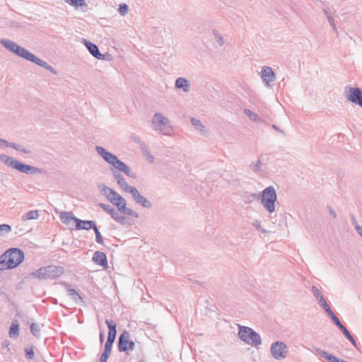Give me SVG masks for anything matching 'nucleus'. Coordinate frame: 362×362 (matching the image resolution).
<instances>
[{
  "mask_svg": "<svg viewBox=\"0 0 362 362\" xmlns=\"http://www.w3.org/2000/svg\"><path fill=\"white\" fill-rule=\"evenodd\" d=\"M116 194H118L116 191L114 189L111 190L110 193H108V195L107 196V199L112 204H115V201L116 199Z\"/></svg>",
  "mask_w": 362,
  "mask_h": 362,
  "instance_id": "nucleus-43",
  "label": "nucleus"
},
{
  "mask_svg": "<svg viewBox=\"0 0 362 362\" xmlns=\"http://www.w3.org/2000/svg\"><path fill=\"white\" fill-rule=\"evenodd\" d=\"M341 332L343 333L344 336L351 343V344L356 349H359L358 347V344L356 343V339L354 338V337L351 334L349 331L347 329V328L344 325L339 329Z\"/></svg>",
  "mask_w": 362,
  "mask_h": 362,
  "instance_id": "nucleus-25",
  "label": "nucleus"
},
{
  "mask_svg": "<svg viewBox=\"0 0 362 362\" xmlns=\"http://www.w3.org/2000/svg\"><path fill=\"white\" fill-rule=\"evenodd\" d=\"M151 122L153 129L159 131L163 135H170L173 130L170 120L162 113H155L152 117Z\"/></svg>",
  "mask_w": 362,
  "mask_h": 362,
  "instance_id": "nucleus-6",
  "label": "nucleus"
},
{
  "mask_svg": "<svg viewBox=\"0 0 362 362\" xmlns=\"http://www.w3.org/2000/svg\"><path fill=\"white\" fill-rule=\"evenodd\" d=\"M344 95L348 100L362 107V90L360 88L346 86Z\"/></svg>",
  "mask_w": 362,
  "mask_h": 362,
  "instance_id": "nucleus-9",
  "label": "nucleus"
},
{
  "mask_svg": "<svg viewBox=\"0 0 362 362\" xmlns=\"http://www.w3.org/2000/svg\"><path fill=\"white\" fill-rule=\"evenodd\" d=\"M19 335V325L17 321H13L9 329V336L11 338L16 339Z\"/></svg>",
  "mask_w": 362,
  "mask_h": 362,
  "instance_id": "nucleus-28",
  "label": "nucleus"
},
{
  "mask_svg": "<svg viewBox=\"0 0 362 362\" xmlns=\"http://www.w3.org/2000/svg\"><path fill=\"white\" fill-rule=\"evenodd\" d=\"M332 322H334V324L339 328L340 329L342 326H344V325L341 322V321L339 320V319L338 318V317L337 315H335L334 317L332 318Z\"/></svg>",
  "mask_w": 362,
  "mask_h": 362,
  "instance_id": "nucleus-47",
  "label": "nucleus"
},
{
  "mask_svg": "<svg viewBox=\"0 0 362 362\" xmlns=\"http://www.w3.org/2000/svg\"><path fill=\"white\" fill-rule=\"evenodd\" d=\"M0 160L1 162L4 163L5 165H6L8 167L13 168L15 165V161H16V159L7 156L6 154H1L0 155Z\"/></svg>",
  "mask_w": 362,
  "mask_h": 362,
  "instance_id": "nucleus-29",
  "label": "nucleus"
},
{
  "mask_svg": "<svg viewBox=\"0 0 362 362\" xmlns=\"http://www.w3.org/2000/svg\"><path fill=\"white\" fill-rule=\"evenodd\" d=\"M92 261L95 264L103 267L104 269H106L107 267L108 262L107 256L105 253H104L103 252L95 251L93 253Z\"/></svg>",
  "mask_w": 362,
  "mask_h": 362,
  "instance_id": "nucleus-17",
  "label": "nucleus"
},
{
  "mask_svg": "<svg viewBox=\"0 0 362 362\" xmlns=\"http://www.w3.org/2000/svg\"><path fill=\"white\" fill-rule=\"evenodd\" d=\"M96 152L109 164L112 165L115 170L124 173L126 175L132 178H136V175L130 168L124 162L120 160L115 155L107 151L102 146L95 147Z\"/></svg>",
  "mask_w": 362,
  "mask_h": 362,
  "instance_id": "nucleus-2",
  "label": "nucleus"
},
{
  "mask_svg": "<svg viewBox=\"0 0 362 362\" xmlns=\"http://www.w3.org/2000/svg\"><path fill=\"white\" fill-rule=\"evenodd\" d=\"M114 205L117 206L119 211L124 214L129 215L134 218L139 217L137 212L127 207L126 200L119 194H116V199Z\"/></svg>",
  "mask_w": 362,
  "mask_h": 362,
  "instance_id": "nucleus-11",
  "label": "nucleus"
},
{
  "mask_svg": "<svg viewBox=\"0 0 362 362\" xmlns=\"http://www.w3.org/2000/svg\"><path fill=\"white\" fill-rule=\"evenodd\" d=\"M192 124L194 127V128L202 135L209 136V132L206 127L202 123V122L194 117H192L191 119Z\"/></svg>",
  "mask_w": 362,
  "mask_h": 362,
  "instance_id": "nucleus-21",
  "label": "nucleus"
},
{
  "mask_svg": "<svg viewBox=\"0 0 362 362\" xmlns=\"http://www.w3.org/2000/svg\"><path fill=\"white\" fill-rule=\"evenodd\" d=\"M261 166H262V162L259 159L256 160L255 162H252L250 165V168L252 170V171L255 173H257L259 172H261Z\"/></svg>",
  "mask_w": 362,
  "mask_h": 362,
  "instance_id": "nucleus-34",
  "label": "nucleus"
},
{
  "mask_svg": "<svg viewBox=\"0 0 362 362\" xmlns=\"http://www.w3.org/2000/svg\"><path fill=\"white\" fill-rule=\"evenodd\" d=\"M252 226L254 227H255L257 230H260L262 233H267V231L261 227V221H258V220L254 221L252 223Z\"/></svg>",
  "mask_w": 362,
  "mask_h": 362,
  "instance_id": "nucleus-45",
  "label": "nucleus"
},
{
  "mask_svg": "<svg viewBox=\"0 0 362 362\" xmlns=\"http://www.w3.org/2000/svg\"><path fill=\"white\" fill-rule=\"evenodd\" d=\"M323 13H325V15L326 16L327 19H328V16H331L329 15V12L327 11V9H325H325H323Z\"/></svg>",
  "mask_w": 362,
  "mask_h": 362,
  "instance_id": "nucleus-59",
  "label": "nucleus"
},
{
  "mask_svg": "<svg viewBox=\"0 0 362 362\" xmlns=\"http://www.w3.org/2000/svg\"><path fill=\"white\" fill-rule=\"evenodd\" d=\"M272 128L276 130V132H281L282 134H284V131L282 129H281L278 126H276V124H273L272 125Z\"/></svg>",
  "mask_w": 362,
  "mask_h": 362,
  "instance_id": "nucleus-57",
  "label": "nucleus"
},
{
  "mask_svg": "<svg viewBox=\"0 0 362 362\" xmlns=\"http://www.w3.org/2000/svg\"><path fill=\"white\" fill-rule=\"evenodd\" d=\"M130 334L128 331H123L119 335L118 339V350L120 352L133 351L135 347V343L129 340Z\"/></svg>",
  "mask_w": 362,
  "mask_h": 362,
  "instance_id": "nucleus-10",
  "label": "nucleus"
},
{
  "mask_svg": "<svg viewBox=\"0 0 362 362\" xmlns=\"http://www.w3.org/2000/svg\"><path fill=\"white\" fill-rule=\"evenodd\" d=\"M330 215L333 217V218H337V214L336 213V211H334V209L329 205H328L327 206Z\"/></svg>",
  "mask_w": 362,
  "mask_h": 362,
  "instance_id": "nucleus-50",
  "label": "nucleus"
},
{
  "mask_svg": "<svg viewBox=\"0 0 362 362\" xmlns=\"http://www.w3.org/2000/svg\"><path fill=\"white\" fill-rule=\"evenodd\" d=\"M311 291L315 299L317 300L318 303L325 300L322 293L317 286H313L311 288Z\"/></svg>",
  "mask_w": 362,
  "mask_h": 362,
  "instance_id": "nucleus-32",
  "label": "nucleus"
},
{
  "mask_svg": "<svg viewBox=\"0 0 362 362\" xmlns=\"http://www.w3.org/2000/svg\"><path fill=\"white\" fill-rule=\"evenodd\" d=\"M40 216L39 211L37 210H31L28 212L24 214L21 218L23 221H28V220H35L37 219Z\"/></svg>",
  "mask_w": 362,
  "mask_h": 362,
  "instance_id": "nucleus-26",
  "label": "nucleus"
},
{
  "mask_svg": "<svg viewBox=\"0 0 362 362\" xmlns=\"http://www.w3.org/2000/svg\"><path fill=\"white\" fill-rule=\"evenodd\" d=\"M105 323L108 327L109 332L107 339L105 344L104 351L110 354L113 343L115 342L117 336V325L110 319H107L105 320Z\"/></svg>",
  "mask_w": 362,
  "mask_h": 362,
  "instance_id": "nucleus-8",
  "label": "nucleus"
},
{
  "mask_svg": "<svg viewBox=\"0 0 362 362\" xmlns=\"http://www.w3.org/2000/svg\"><path fill=\"white\" fill-rule=\"evenodd\" d=\"M30 276L33 279H47L44 267L32 272Z\"/></svg>",
  "mask_w": 362,
  "mask_h": 362,
  "instance_id": "nucleus-27",
  "label": "nucleus"
},
{
  "mask_svg": "<svg viewBox=\"0 0 362 362\" xmlns=\"http://www.w3.org/2000/svg\"><path fill=\"white\" fill-rule=\"evenodd\" d=\"M59 218L61 221L64 224H69L71 221L75 222L77 217L74 216L72 212L63 211L60 214Z\"/></svg>",
  "mask_w": 362,
  "mask_h": 362,
  "instance_id": "nucleus-24",
  "label": "nucleus"
},
{
  "mask_svg": "<svg viewBox=\"0 0 362 362\" xmlns=\"http://www.w3.org/2000/svg\"><path fill=\"white\" fill-rule=\"evenodd\" d=\"M110 353L103 351V353L102 354V355L100 356L99 362H107V361L110 356Z\"/></svg>",
  "mask_w": 362,
  "mask_h": 362,
  "instance_id": "nucleus-48",
  "label": "nucleus"
},
{
  "mask_svg": "<svg viewBox=\"0 0 362 362\" xmlns=\"http://www.w3.org/2000/svg\"><path fill=\"white\" fill-rule=\"evenodd\" d=\"M329 25L332 27L333 30L336 32L337 33V35L338 36V30H337V26L334 23V21L333 19V18L332 16H328V19H327Z\"/></svg>",
  "mask_w": 362,
  "mask_h": 362,
  "instance_id": "nucleus-46",
  "label": "nucleus"
},
{
  "mask_svg": "<svg viewBox=\"0 0 362 362\" xmlns=\"http://www.w3.org/2000/svg\"><path fill=\"white\" fill-rule=\"evenodd\" d=\"M111 217L115 220L116 221V219L117 218L118 216L119 215L117 211L115 209L113 211V212H112L110 214Z\"/></svg>",
  "mask_w": 362,
  "mask_h": 362,
  "instance_id": "nucleus-54",
  "label": "nucleus"
},
{
  "mask_svg": "<svg viewBox=\"0 0 362 362\" xmlns=\"http://www.w3.org/2000/svg\"><path fill=\"white\" fill-rule=\"evenodd\" d=\"M260 76L263 83L268 88H271L274 86L276 78V74L272 67L268 66H264L262 68Z\"/></svg>",
  "mask_w": 362,
  "mask_h": 362,
  "instance_id": "nucleus-12",
  "label": "nucleus"
},
{
  "mask_svg": "<svg viewBox=\"0 0 362 362\" xmlns=\"http://www.w3.org/2000/svg\"><path fill=\"white\" fill-rule=\"evenodd\" d=\"M175 86L178 89H182L184 92H189L190 88V84L189 81L182 77H179L176 79Z\"/></svg>",
  "mask_w": 362,
  "mask_h": 362,
  "instance_id": "nucleus-23",
  "label": "nucleus"
},
{
  "mask_svg": "<svg viewBox=\"0 0 362 362\" xmlns=\"http://www.w3.org/2000/svg\"><path fill=\"white\" fill-rule=\"evenodd\" d=\"M104 338H105V334H104V332H100V342L101 344H103V341H104Z\"/></svg>",
  "mask_w": 362,
  "mask_h": 362,
  "instance_id": "nucleus-58",
  "label": "nucleus"
},
{
  "mask_svg": "<svg viewBox=\"0 0 362 362\" xmlns=\"http://www.w3.org/2000/svg\"><path fill=\"white\" fill-rule=\"evenodd\" d=\"M3 144L5 145L6 147H8L9 142L5 139L0 138V146Z\"/></svg>",
  "mask_w": 362,
  "mask_h": 362,
  "instance_id": "nucleus-56",
  "label": "nucleus"
},
{
  "mask_svg": "<svg viewBox=\"0 0 362 362\" xmlns=\"http://www.w3.org/2000/svg\"><path fill=\"white\" fill-rule=\"evenodd\" d=\"M212 33H213V35L214 37L216 42L220 46H223L224 45V40H223V36L216 30H213Z\"/></svg>",
  "mask_w": 362,
  "mask_h": 362,
  "instance_id": "nucleus-36",
  "label": "nucleus"
},
{
  "mask_svg": "<svg viewBox=\"0 0 362 362\" xmlns=\"http://www.w3.org/2000/svg\"><path fill=\"white\" fill-rule=\"evenodd\" d=\"M30 332L37 338L40 337V327L36 323H31L30 326Z\"/></svg>",
  "mask_w": 362,
  "mask_h": 362,
  "instance_id": "nucleus-35",
  "label": "nucleus"
},
{
  "mask_svg": "<svg viewBox=\"0 0 362 362\" xmlns=\"http://www.w3.org/2000/svg\"><path fill=\"white\" fill-rule=\"evenodd\" d=\"M1 44L11 52L15 54L16 55L22 57L29 62H33L35 64L45 68V69L49 71L54 74H57V70H55L52 66L48 64L45 61L42 60L38 58L34 54L28 51L25 47H21L18 45L15 42L4 38L1 40Z\"/></svg>",
  "mask_w": 362,
  "mask_h": 362,
  "instance_id": "nucleus-1",
  "label": "nucleus"
},
{
  "mask_svg": "<svg viewBox=\"0 0 362 362\" xmlns=\"http://www.w3.org/2000/svg\"><path fill=\"white\" fill-rule=\"evenodd\" d=\"M148 159L150 163H153V156L151 154H149V156L148 157Z\"/></svg>",
  "mask_w": 362,
  "mask_h": 362,
  "instance_id": "nucleus-61",
  "label": "nucleus"
},
{
  "mask_svg": "<svg viewBox=\"0 0 362 362\" xmlns=\"http://www.w3.org/2000/svg\"><path fill=\"white\" fill-rule=\"evenodd\" d=\"M238 335L241 341L252 346L257 347L262 344L260 335L251 327L239 325Z\"/></svg>",
  "mask_w": 362,
  "mask_h": 362,
  "instance_id": "nucleus-3",
  "label": "nucleus"
},
{
  "mask_svg": "<svg viewBox=\"0 0 362 362\" xmlns=\"http://www.w3.org/2000/svg\"><path fill=\"white\" fill-rule=\"evenodd\" d=\"M83 41L87 49L94 57L98 59H105V55L100 53L98 46L95 44L87 40H83Z\"/></svg>",
  "mask_w": 362,
  "mask_h": 362,
  "instance_id": "nucleus-18",
  "label": "nucleus"
},
{
  "mask_svg": "<svg viewBox=\"0 0 362 362\" xmlns=\"http://www.w3.org/2000/svg\"><path fill=\"white\" fill-rule=\"evenodd\" d=\"M277 200V194L273 186H269L263 189L261 195V203L264 208L269 214L275 211V202Z\"/></svg>",
  "mask_w": 362,
  "mask_h": 362,
  "instance_id": "nucleus-4",
  "label": "nucleus"
},
{
  "mask_svg": "<svg viewBox=\"0 0 362 362\" xmlns=\"http://www.w3.org/2000/svg\"><path fill=\"white\" fill-rule=\"evenodd\" d=\"M319 305H320V307L325 310H329L330 308L329 306V305L327 304L326 300H323L322 301H321Z\"/></svg>",
  "mask_w": 362,
  "mask_h": 362,
  "instance_id": "nucleus-49",
  "label": "nucleus"
},
{
  "mask_svg": "<svg viewBox=\"0 0 362 362\" xmlns=\"http://www.w3.org/2000/svg\"><path fill=\"white\" fill-rule=\"evenodd\" d=\"M249 198H251V200H250L248 202H250L253 200H258L259 199V194L256 193H252L250 194Z\"/></svg>",
  "mask_w": 362,
  "mask_h": 362,
  "instance_id": "nucleus-51",
  "label": "nucleus"
},
{
  "mask_svg": "<svg viewBox=\"0 0 362 362\" xmlns=\"http://www.w3.org/2000/svg\"><path fill=\"white\" fill-rule=\"evenodd\" d=\"M95 233V240L99 244H103V237L96 226V224L94 226V227L92 228Z\"/></svg>",
  "mask_w": 362,
  "mask_h": 362,
  "instance_id": "nucleus-38",
  "label": "nucleus"
},
{
  "mask_svg": "<svg viewBox=\"0 0 362 362\" xmlns=\"http://www.w3.org/2000/svg\"><path fill=\"white\" fill-rule=\"evenodd\" d=\"M327 314V315L330 317L332 320V317H334L336 315L334 313V312L329 308V310L325 311Z\"/></svg>",
  "mask_w": 362,
  "mask_h": 362,
  "instance_id": "nucleus-55",
  "label": "nucleus"
},
{
  "mask_svg": "<svg viewBox=\"0 0 362 362\" xmlns=\"http://www.w3.org/2000/svg\"><path fill=\"white\" fill-rule=\"evenodd\" d=\"M139 362H142L141 361H139Z\"/></svg>",
  "mask_w": 362,
  "mask_h": 362,
  "instance_id": "nucleus-63",
  "label": "nucleus"
},
{
  "mask_svg": "<svg viewBox=\"0 0 362 362\" xmlns=\"http://www.w3.org/2000/svg\"><path fill=\"white\" fill-rule=\"evenodd\" d=\"M244 112L250 118V120L259 123L262 122V119L259 117L258 115L254 113L249 109H245Z\"/></svg>",
  "mask_w": 362,
  "mask_h": 362,
  "instance_id": "nucleus-31",
  "label": "nucleus"
},
{
  "mask_svg": "<svg viewBox=\"0 0 362 362\" xmlns=\"http://www.w3.org/2000/svg\"><path fill=\"white\" fill-rule=\"evenodd\" d=\"M47 275V279H55L63 274L64 269L62 267L49 265L44 267Z\"/></svg>",
  "mask_w": 362,
  "mask_h": 362,
  "instance_id": "nucleus-16",
  "label": "nucleus"
},
{
  "mask_svg": "<svg viewBox=\"0 0 362 362\" xmlns=\"http://www.w3.org/2000/svg\"><path fill=\"white\" fill-rule=\"evenodd\" d=\"M8 147L13 148V149H15V150H16L18 151H21V152H22L23 153L28 154V153H31V151L30 150L25 148L22 145L18 144H16V143H11V142H9Z\"/></svg>",
  "mask_w": 362,
  "mask_h": 362,
  "instance_id": "nucleus-33",
  "label": "nucleus"
},
{
  "mask_svg": "<svg viewBox=\"0 0 362 362\" xmlns=\"http://www.w3.org/2000/svg\"><path fill=\"white\" fill-rule=\"evenodd\" d=\"M7 267L6 259L4 258L3 255H0V272L9 269Z\"/></svg>",
  "mask_w": 362,
  "mask_h": 362,
  "instance_id": "nucleus-44",
  "label": "nucleus"
},
{
  "mask_svg": "<svg viewBox=\"0 0 362 362\" xmlns=\"http://www.w3.org/2000/svg\"><path fill=\"white\" fill-rule=\"evenodd\" d=\"M270 352L275 360L281 361L286 358L288 355V346L283 341H276L272 344Z\"/></svg>",
  "mask_w": 362,
  "mask_h": 362,
  "instance_id": "nucleus-7",
  "label": "nucleus"
},
{
  "mask_svg": "<svg viewBox=\"0 0 362 362\" xmlns=\"http://www.w3.org/2000/svg\"><path fill=\"white\" fill-rule=\"evenodd\" d=\"M128 6L126 4H121L119 6L118 11L121 16H124L128 12Z\"/></svg>",
  "mask_w": 362,
  "mask_h": 362,
  "instance_id": "nucleus-40",
  "label": "nucleus"
},
{
  "mask_svg": "<svg viewBox=\"0 0 362 362\" xmlns=\"http://www.w3.org/2000/svg\"><path fill=\"white\" fill-rule=\"evenodd\" d=\"M75 229L76 230H88L94 227L96 224L93 221H83L77 218L75 220Z\"/></svg>",
  "mask_w": 362,
  "mask_h": 362,
  "instance_id": "nucleus-20",
  "label": "nucleus"
},
{
  "mask_svg": "<svg viewBox=\"0 0 362 362\" xmlns=\"http://www.w3.org/2000/svg\"><path fill=\"white\" fill-rule=\"evenodd\" d=\"M116 221L119 223L124 224L125 222V217L124 216L119 215L117 218L116 219Z\"/></svg>",
  "mask_w": 362,
  "mask_h": 362,
  "instance_id": "nucleus-52",
  "label": "nucleus"
},
{
  "mask_svg": "<svg viewBox=\"0 0 362 362\" xmlns=\"http://www.w3.org/2000/svg\"><path fill=\"white\" fill-rule=\"evenodd\" d=\"M13 168L18 170L21 173H23L25 174H30V175L43 173L42 169L23 163L18 161V160H16V161H15V165Z\"/></svg>",
  "mask_w": 362,
  "mask_h": 362,
  "instance_id": "nucleus-13",
  "label": "nucleus"
},
{
  "mask_svg": "<svg viewBox=\"0 0 362 362\" xmlns=\"http://www.w3.org/2000/svg\"><path fill=\"white\" fill-rule=\"evenodd\" d=\"M64 1L75 8L80 7L83 9L88 6L85 0H64Z\"/></svg>",
  "mask_w": 362,
  "mask_h": 362,
  "instance_id": "nucleus-30",
  "label": "nucleus"
},
{
  "mask_svg": "<svg viewBox=\"0 0 362 362\" xmlns=\"http://www.w3.org/2000/svg\"><path fill=\"white\" fill-rule=\"evenodd\" d=\"M133 140H134L135 142L138 143V142H139L140 139H139V138H138V137H135Z\"/></svg>",
  "mask_w": 362,
  "mask_h": 362,
  "instance_id": "nucleus-62",
  "label": "nucleus"
},
{
  "mask_svg": "<svg viewBox=\"0 0 362 362\" xmlns=\"http://www.w3.org/2000/svg\"><path fill=\"white\" fill-rule=\"evenodd\" d=\"M355 229L358 233V235L362 237V226H361L359 224H356L355 226Z\"/></svg>",
  "mask_w": 362,
  "mask_h": 362,
  "instance_id": "nucleus-53",
  "label": "nucleus"
},
{
  "mask_svg": "<svg viewBox=\"0 0 362 362\" xmlns=\"http://www.w3.org/2000/svg\"><path fill=\"white\" fill-rule=\"evenodd\" d=\"M100 186H102L101 193L107 197V196L108 195V193H110L111 190H112V189L108 187L107 186H106L103 184L98 185V187H100Z\"/></svg>",
  "mask_w": 362,
  "mask_h": 362,
  "instance_id": "nucleus-41",
  "label": "nucleus"
},
{
  "mask_svg": "<svg viewBox=\"0 0 362 362\" xmlns=\"http://www.w3.org/2000/svg\"><path fill=\"white\" fill-rule=\"evenodd\" d=\"M98 206L104 211H105L108 214H110L115 210L113 207L106 204L100 203Z\"/></svg>",
  "mask_w": 362,
  "mask_h": 362,
  "instance_id": "nucleus-39",
  "label": "nucleus"
},
{
  "mask_svg": "<svg viewBox=\"0 0 362 362\" xmlns=\"http://www.w3.org/2000/svg\"><path fill=\"white\" fill-rule=\"evenodd\" d=\"M11 231V227L10 225L4 223L0 225V236H4L5 234L8 233Z\"/></svg>",
  "mask_w": 362,
  "mask_h": 362,
  "instance_id": "nucleus-37",
  "label": "nucleus"
},
{
  "mask_svg": "<svg viewBox=\"0 0 362 362\" xmlns=\"http://www.w3.org/2000/svg\"><path fill=\"white\" fill-rule=\"evenodd\" d=\"M25 356L27 358L32 359L34 358L35 354H34V351H33V349L32 346L25 348Z\"/></svg>",
  "mask_w": 362,
  "mask_h": 362,
  "instance_id": "nucleus-42",
  "label": "nucleus"
},
{
  "mask_svg": "<svg viewBox=\"0 0 362 362\" xmlns=\"http://www.w3.org/2000/svg\"><path fill=\"white\" fill-rule=\"evenodd\" d=\"M314 351L318 356L327 360L329 362H341L343 360L320 348H315Z\"/></svg>",
  "mask_w": 362,
  "mask_h": 362,
  "instance_id": "nucleus-19",
  "label": "nucleus"
},
{
  "mask_svg": "<svg viewBox=\"0 0 362 362\" xmlns=\"http://www.w3.org/2000/svg\"><path fill=\"white\" fill-rule=\"evenodd\" d=\"M4 258L6 259L7 267L9 269L17 267L24 259L23 252L18 248L12 247L7 250L3 254Z\"/></svg>",
  "mask_w": 362,
  "mask_h": 362,
  "instance_id": "nucleus-5",
  "label": "nucleus"
},
{
  "mask_svg": "<svg viewBox=\"0 0 362 362\" xmlns=\"http://www.w3.org/2000/svg\"><path fill=\"white\" fill-rule=\"evenodd\" d=\"M110 171L115 178V180L117 181L118 185L125 192H129L131 188H134L133 186H129L127 182L125 181L124 177L122 175V174L115 170V169H110Z\"/></svg>",
  "mask_w": 362,
  "mask_h": 362,
  "instance_id": "nucleus-15",
  "label": "nucleus"
},
{
  "mask_svg": "<svg viewBox=\"0 0 362 362\" xmlns=\"http://www.w3.org/2000/svg\"><path fill=\"white\" fill-rule=\"evenodd\" d=\"M351 220H352L353 224L354 225V227L356 226V224H358L357 222V220L356 219V218L354 216L352 217Z\"/></svg>",
  "mask_w": 362,
  "mask_h": 362,
  "instance_id": "nucleus-60",
  "label": "nucleus"
},
{
  "mask_svg": "<svg viewBox=\"0 0 362 362\" xmlns=\"http://www.w3.org/2000/svg\"><path fill=\"white\" fill-rule=\"evenodd\" d=\"M129 193L132 194L133 199L136 204L146 209L151 208V202L148 201L146 198H145L144 196L141 195L139 192L135 187L134 188H131L130 192Z\"/></svg>",
  "mask_w": 362,
  "mask_h": 362,
  "instance_id": "nucleus-14",
  "label": "nucleus"
},
{
  "mask_svg": "<svg viewBox=\"0 0 362 362\" xmlns=\"http://www.w3.org/2000/svg\"><path fill=\"white\" fill-rule=\"evenodd\" d=\"M64 286L66 288V291L68 295L71 298V299L76 303L77 304H80L81 303H83V300L81 296L78 294V293L74 288H70L69 285L67 283H63Z\"/></svg>",
  "mask_w": 362,
  "mask_h": 362,
  "instance_id": "nucleus-22",
  "label": "nucleus"
}]
</instances>
